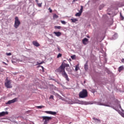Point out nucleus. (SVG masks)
Returning <instances> with one entry per match:
<instances>
[{
	"label": "nucleus",
	"instance_id": "nucleus-23",
	"mask_svg": "<svg viewBox=\"0 0 124 124\" xmlns=\"http://www.w3.org/2000/svg\"><path fill=\"white\" fill-rule=\"evenodd\" d=\"M76 57V56L75 55H74L73 56H71V58L72 60H75Z\"/></svg>",
	"mask_w": 124,
	"mask_h": 124
},
{
	"label": "nucleus",
	"instance_id": "nucleus-24",
	"mask_svg": "<svg viewBox=\"0 0 124 124\" xmlns=\"http://www.w3.org/2000/svg\"><path fill=\"white\" fill-rule=\"evenodd\" d=\"M118 106H119V108L121 109V110L124 112V109H122V106H121V104H118Z\"/></svg>",
	"mask_w": 124,
	"mask_h": 124
},
{
	"label": "nucleus",
	"instance_id": "nucleus-3",
	"mask_svg": "<svg viewBox=\"0 0 124 124\" xmlns=\"http://www.w3.org/2000/svg\"><path fill=\"white\" fill-rule=\"evenodd\" d=\"M20 25H21V22L19 20V17L16 16L15 18V24L14 25V28H15V29H18Z\"/></svg>",
	"mask_w": 124,
	"mask_h": 124
},
{
	"label": "nucleus",
	"instance_id": "nucleus-14",
	"mask_svg": "<svg viewBox=\"0 0 124 124\" xmlns=\"http://www.w3.org/2000/svg\"><path fill=\"white\" fill-rule=\"evenodd\" d=\"M124 69V66H121L118 68V71L119 72H121V71H123Z\"/></svg>",
	"mask_w": 124,
	"mask_h": 124
},
{
	"label": "nucleus",
	"instance_id": "nucleus-13",
	"mask_svg": "<svg viewBox=\"0 0 124 124\" xmlns=\"http://www.w3.org/2000/svg\"><path fill=\"white\" fill-rule=\"evenodd\" d=\"M53 33L54 34H55V35L56 36H61V35H62V32H56V31H54V32H53Z\"/></svg>",
	"mask_w": 124,
	"mask_h": 124
},
{
	"label": "nucleus",
	"instance_id": "nucleus-19",
	"mask_svg": "<svg viewBox=\"0 0 124 124\" xmlns=\"http://www.w3.org/2000/svg\"><path fill=\"white\" fill-rule=\"evenodd\" d=\"M75 70L76 71H78V70H79V64L76 65Z\"/></svg>",
	"mask_w": 124,
	"mask_h": 124
},
{
	"label": "nucleus",
	"instance_id": "nucleus-38",
	"mask_svg": "<svg viewBox=\"0 0 124 124\" xmlns=\"http://www.w3.org/2000/svg\"><path fill=\"white\" fill-rule=\"evenodd\" d=\"M35 1H36V2H38V0H36Z\"/></svg>",
	"mask_w": 124,
	"mask_h": 124
},
{
	"label": "nucleus",
	"instance_id": "nucleus-31",
	"mask_svg": "<svg viewBox=\"0 0 124 124\" xmlns=\"http://www.w3.org/2000/svg\"><path fill=\"white\" fill-rule=\"evenodd\" d=\"M38 6L41 7V6H42V3H38Z\"/></svg>",
	"mask_w": 124,
	"mask_h": 124
},
{
	"label": "nucleus",
	"instance_id": "nucleus-21",
	"mask_svg": "<svg viewBox=\"0 0 124 124\" xmlns=\"http://www.w3.org/2000/svg\"><path fill=\"white\" fill-rule=\"evenodd\" d=\"M54 28L58 30H61L62 29V26H55Z\"/></svg>",
	"mask_w": 124,
	"mask_h": 124
},
{
	"label": "nucleus",
	"instance_id": "nucleus-36",
	"mask_svg": "<svg viewBox=\"0 0 124 124\" xmlns=\"http://www.w3.org/2000/svg\"><path fill=\"white\" fill-rule=\"evenodd\" d=\"M78 0H73V2H75L76 1H77Z\"/></svg>",
	"mask_w": 124,
	"mask_h": 124
},
{
	"label": "nucleus",
	"instance_id": "nucleus-15",
	"mask_svg": "<svg viewBox=\"0 0 124 124\" xmlns=\"http://www.w3.org/2000/svg\"><path fill=\"white\" fill-rule=\"evenodd\" d=\"M84 69L85 70H88V62H86L84 65Z\"/></svg>",
	"mask_w": 124,
	"mask_h": 124
},
{
	"label": "nucleus",
	"instance_id": "nucleus-37",
	"mask_svg": "<svg viewBox=\"0 0 124 124\" xmlns=\"http://www.w3.org/2000/svg\"><path fill=\"white\" fill-rule=\"evenodd\" d=\"M42 67V68H44V67H43V66H40V65H39L38 66V67Z\"/></svg>",
	"mask_w": 124,
	"mask_h": 124
},
{
	"label": "nucleus",
	"instance_id": "nucleus-4",
	"mask_svg": "<svg viewBox=\"0 0 124 124\" xmlns=\"http://www.w3.org/2000/svg\"><path fill=\"white\" fill-rule=\"evenodd\" d=\"M52 119H53V118L52 117L43 116V120H45L44 124H48V122H49V121H51V120H52Z\"/></svg>",
	"mask_w": 124,
	"mask_h": 124
},
{
	"label": "nucleus",
	"instance_id": "nucleus-1",
	"mask_svg": "<svg viewBox=\"0 0 124 124\" xmlns=\"http://www.w3.org/2000/svg\"><path fill=\"white\" fill-rule=\"evenodd\" d=\"M65 67H69V65L67 63H65L63 62L61 65L55 70L56 72L59 73V74H62L65 71Z\"/></svg>",
	"mask_w": 124,
	"mask_h": 124
},
{
	"label": "nucleus",
	"instance_id": "nucleus-20",
	"mask_svg": "<svg viewBox=\"0 0 124 124\" xmlns=\"http://www.w3.org/2000/svg\"><path fill=\"white\" fill-rule=\"evenodd\" d=\"M36 108H39V109H41V108H45V106H37Z\"/></svg>",
	"mask_w": 124,
	"mask_h": 124
},
{
	"label": "nucleus",
	"instance_id": "nucleus-12",
	"mask_svg": "<svg viewBox=\"0 0 124 124\" xmlns=\"http://www.w3.org/2000/svg\"><path fill=\"white\" fill-rule=\"evenodd\" d=\"M32 44L36 47H39V46H40V44H39V43H38V42L36 41H33L32 42Z\"/></svg>",
	"mask_w": 124,
	"mask_h": 124
},
{
	"label": "nucleus",
	"instance_id": "nucleus-17",
	"mask_svg": "<svg viewBox=\"0 0 124 124\" xmlns=\"http://www.w3.org/2000/svg\"><path fill=\"white\" fill-rule=\"evenodd\" d=\"M53 19H58L59 18V16L57 15V14H55L53 15Z\"/></svg>",
	"mask_w": 124,
	"mask_h": 124
},
{
	"label": "nucleus",
	"instance_id": "nucleus-32",
	"mask_svg": "<svg viewBox=\"0 0 124 124\" xmlns=\"http://www.w3.org/2000/svg\"><path fill=\"white\" fill-rule=\"evenodd\" d=\"M48 10L49 11V12L50 13H52V12H53V11L52 10V9H51V8H49Z\"/></svg>",
	"mask_w": 124,
	"mask_h": 124
},
{
	"label": "nucleus",
	"instance_id": "nucleus-42",
	"mask_svg": "<svg viewBox=\"0 0 124 124\" xmlns=\"http://www.w3.org/2000/svg\"><path fill=\"white\" fill-rule=\"evenodd\" d=\"M114 109H115V110H116V109L115 108H114Z\"/></svg>",
	"mask_w": 124,
	"mask_h": 124
},
{
	"label": "nucleus",
	"instance_id": "nucleus-41",
	"mask_svg": "<svg viewBox=\"0 0 124 124\" xmlns=\"http://www.w3.org/2000/svg\"><path fill=\"white\" fill-rule=\"evenodd\" d=\"M58 50H60V48L58 47Z\"/></svg>",
	"mask_w": 124,
	"mask_h": 124
},
{
	"label": "nucleus",
	"instance_id": "nucleus-10",
	"mask_svg": "<svg viewBox=\"0 0 124 124\" xmlns=\"http://www.w3.org/2000/svg\"><path fill=\"white\" fill-rule=\"evenodd\" d=\"M17 101V98H15L14 99H13L12 100H10L6 104H11V103H14V102H16Z\"/></svg>",
	"mask_w": 124,
	"mask_h": 124
},
{
	"label": "nucleus",
	"instance_id": "nucleus-33",
	"mask_svg": "<svg viewBox=\"0 0 124 124\" xmlns=\"http://www.w3.org/2000/svg\"><path fill=\"white\" fill-rule=\"evenodd\" d=\"M94 120H95L96 121H97V122H99V123H100V120L99 119H94Z\"/></svg>",
	"mask_w": 124,
	"mask_h": 124
},
{
	"label": "nucleus",
	"instance_id": "nucleus-2",
	"mask_svg": "<svg viewBox=\"0 0 124 124\" xmlns=\"http://www.w3.org/2000/svg\"><path fill=\"white\" fill-rule=\"evenodd\" d=\"M79 98H85V97H88V91L86 89H83L79 93Z\"/></svg>",
	"mask_w": 124,
	"mask_h": 124
},
{
	"label": "nucleus",
	"instance_id": "nucleus-27",
	"mask_svg": "<svg viewBox=\"0 0 124 124\" xmlns=\"http://www.w3.org/2000/svg\"><path fill=\"white\" fill-rule=\"evenodd\" d=\"M44 62H37V65H38L39 64H42V63H44Z\"/></svg>",
	"mask_w": 124,
	"mask_h": 124
},
{
	"label": "nucleus",
	"instance_id": "nucleus-26",
	"mask_svg": "<svg viewBox=\"0 0 124 124\" xmlns=\"http://www.w3.org/2000/svg\"><path fill=\"white\" fill-rule=\"evenodd\" d=\"M62 54L61 53H59V54L57 55V58L59 59V58L62 57Z\"/></svg>",
	"mask_w": 124,
	"mask_h": 124
},
{
	"label": "nucleus",
	"instance_id": "nucleus-8",
	"mask_svg": "<svg viewBox=\"0 0 124 124\" xmlns=\"http://www.w3.org/2000/svg\"><path fill=\"white\" fill-rule=\"evenodd\" d=\"M46 114H49L50 115H57V112L56 111H45Z\"/></svg>",
	"mask_w": 124,
	"mask_h": 124
},
{
	"label": "nucleus",
	"instance_id": "nucleus-40",
	"mask_svg": "<svg viewBox=\"0 0 124 124\" xmlns=\"http://www.w3.org/2000/svg\"><path fill=\"white\" fill-rule=\"evenodd\" d=\"M105 106H109L108 105H105Z\"/></svg>",
	"mask_w": 124,
	"mask_h": 124
},
{
	"label": "nucleus",
	"instance_id": "nucleus-28",
	"mask_svg": "<svg viewBox=\"0 0 124 124\" xmlns=\"http://www.w3.org/2000/svg\"><path fill=\"white\" fill-rule=\"evenodd\" d=\"M120 19H121V20H124V16L122 15V14H120Z\"/></svg>",
	"mask_w": 124,
	"mask_h": 124
},
{
	"label": "nucleus",
	"instance_id": "nucleus-5",
	"mask_svg": "<svg viewBox=\"0 0 124 124\" xmlns=\"http://www.w3.org/2000/svg\"><path fill=\"white\" fill-rule=\"evenodd\" d=\"M62 77L65 78V80H66L67 82H69V78H68V75L66 73V72H64L62 74H61Z\"/></svg>",
	"mask_w": 124,
	"mask_h": 124
},
{
	"label": "nucleus",
	"instance_id": "nucleus-25",
	"mask_svg": "<svg viewBox=\"0 0 124 124\" xmlns=\"http://www.w3.org/2000/svg\"><path fill=\"white\" fill-rule=\"evenodd\" d=\"M61 22L62 23V24L63 25H65V24H66V22H65V21L64 20H61Z\"/></svg>",
	"mask_w": 124,
	"mask_h": 124
},
{
	"label": "nucleus",
	"instance_id": "nucleus-9",
	"mask_svg": "<svg viewBox=\"0 0 124 124\" xmlns=\"http://www.w3.org/2000/svg\"><path fill=\"white\" fill-rule=\"evenodd\" d=\"M89 42V39L87 38H85L82 40V43L83 45H87Z\"/></svg>",
	"mask_w": 124,
	"mask_h": 124
},
{
	"label": "nucleus",
	"instance_id": "nucleus-11",
	"mask_svg": "<svg viewBox=\"0 0 124 124\" xmlns=\"http://www.w3.org/2000/svg\"><path fill=\"white\" fill-rule=\"evenodd\" d=\"M5 115H8V111H2L1 112H0V118L1 117H4V116H5Z\"/></svg>",
	"mask_w": 124,
	"mask_h": 124
},
{
	"label": "nucleus",
	"instance_id": "nucleus-7",
	"mask_svg": "<svg viewBox=\"0 0 124 124\" xmlns=\"http://www.w3.org/2000/svg\"><path fill=\"white\" fill-rule=\"evenodd\" d=\"M5 86L7 88H12V86L10 85V80H8L6 82H5Z\"/></svg>",
	"mask_w": 124,
	"mask_h": 124
},
{
	"label": "nucleus",
	"instance_id": "nucleus-18",
	"mask_svg": "<svg viewBox=\"0 0 124 124\" xmlns=\"http://www.w3.org/2000/svg\"><path fill=\"white\" fill-rule=\"evenodd\" d=\"M105 6V5L103 4H101L100 6H99V10H101V9H102V8H103V7H104Z\"/></svg>",
	"mask_w": 124,
	"mask_h": 124
},
{
	"label": "nucleus",
	"instance_id": "nucleus-6",
	"mask_svg": "<svg viewBox=\"0 0 124 124\" xmlns=\"http://www.w3.org/2000/svg\"><path fill=\"white\" fill-rule=\"evenodd\" d=\"M80 7H81V8L80 9L79 12L78 13H77L75 15L76 17H80L81 16V15H82V13L83 12V6H81Z\"/></svg>",
	"mask_w": 124,
	"mask_h": 124
},
{
	"label": "nucleus",
	"instance_id": "nucleus-34",
	"mask_svg": "<svg viewBox=\"0 0 124 124\" xmlns=\"http://www.w3.org/2000/svg\"><path fill=\"white\" fill-rule=\"evenodd\" d=\"M122 62H123V63H124V59H122L121 60Z\"/></svg>",
	"mask_w": 124,
	"mask_h": 124
},
{
	"label": "nucleus",
	"instance_id": "nucleus-35",
	"mask_svg": "<svg viewBox=\"0 0 124 124\" xmlns=\"http://www.w3.org/2000/svg\"><path fill=\"white\" fill-rule=\"evenodd\" d=\"M2 62L4 63V64H5V65H8V64L5 63V62Z\"/></svg>",
	"mask_w": 124,
	"mask_h": 124
},
{
	"label": "nucleus",
	"instance_id": "nucleus-30",
	"mask_svg": "<svg viewBox=\"0 0 124 124\" xmlns=\"http://www.w3.org/2000/svg\"><path fill=\"white\" fill-rule=\"evenodd\" d=\"M49 99H54V96L53 95H51L49 97Z\"/></svg>",
	"mask_w": 124,
	"mask_h": 124
},
{
	"label": "nucleus",
	"instance_id": "nucleus-16",
	"mask_svg": "<svg viewBox=\"0 0 124 124\" xmlns=\"http://www.w3.org/2000/svg\"><path fill=\"white\" fill-rule=\"evenodd\" d=\"M71 20L73 23H75L76 22H78V19L76 18H74V19L71 18Z\"/></svg>",
	"mask_w": 124,
	"mask_h": 124
},
{
	"label": "nucleus",
	"instance_id": "nucleus-22",
	"mask_svg": "<svg viewBox=\"0 0 124 124\" xmlns=\"http://www.w3.org/2000/svg\"><path fill=\"white\" fill-rule=\"evenodd\" d=\"M78 102L79 104H84V103H85V102L83 101H79V100H78Z\"/></svg>",
	"mask_w": 124,
	"mask_h": 124
},
{
	"label": "nucleus",
	"instance_id": "nucleus-29",
	"mask_svg": "<svg viewBox=\"0 0 124 124\" xmlns=\"http://www.w3.org/2000/svg\"><path fill=\"white\" fill-rule=\"evenodd\" d=\"M6 55L7 56H11L12 55V54L11 53V52H10V53H6Z\"/></svg>",
	"mask_w": 124,
	"mask_h": 124
},
{
	"label": "nucleus",
	"instance_id": "nucleus-39",
	"mask_svg": "<svg viewBox=\"0 0 124 124\" xmlns=\"http://www.w3.org/2000/svg\"><path fill=\"white\" fill-rule=\"evenodd\" d=\"M122 117H124V114L122 115Z\"/></svg>",
	"mask_w": 124,
	"mask_h": 124
}]
</instances>
